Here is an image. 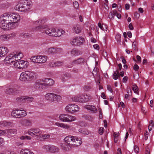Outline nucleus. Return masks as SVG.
<instances>
[{"mask_svg": "<svg viewBox=\"0 0 154 154\" xmlns=\"http://www.w3.org/2000/svg\"><path fill=\"white\" fill-rule=\"evenodd\" d=\"M20 19V16L17 13H5L0 17V28L6 29L14 28L15 24L19 21Z\"/></svg>", "mask_w": 154, "mask_h": 154, "instance_id": "obj_1", "label": "nucleus"}, {"mask_svg": "<svg viewBox=\"0 0 154 154\" xmlns=\"http://www.w3.org/2000/svg\"><path fill=\"white\" fill-rule=\"evenodd\" d=\"M37 78V75L35 72L26 71L21 73L20 79L23 82L30 81L35 79Z\"/></svg>", "mask_w": 154, "mask_h": 154, "instance_id": "obj_2", "label": "nucleus"}, {"mask_svg": "<svg viewBox=\"0 0 154 154\" xmlns=\"http://www.w3.org/2000/svg\"><path fill=\"white\" fill-rule=\"evenodd\" d=\"M45 33L50 36H60L65 33L64 30L61 29H58L53 28L48 29L45 31Z\"/></svg>", "mask_w": 154, "mask_h": 154, "instance_id": "obj_3", "label": "nucleus"}, {"mask_svg": "<svg viewBox=\"0 0 154 154\" xmlns=\"http://www.w3.org/2000/svg\"><path fill=\"white\" fill-rule=\"evenodd\" d=\"M45 99L49 103L54 101H58L61 99V97L53 93H47L45 95Z\"/></svg>", "mask_w": 154, "mask_h": 154, "instance_id": "obj_4", "label": "nucleus"}, {"mask_svg": "<svg viewBox=\"0 0 154 154\" xmlns=\"http://www.w3.org/2000/svg\"><path fill=\"white\" fill-rule=\"evenodd\" d=\"M59 118L61 121L63 122H70L76 120L75 116L66 113L60 114Z\"/></svg>", "mask_w": 154, "mask_h": 154, "instance_id": "obj_5", "label": "nucleus"}, {"mask_svg": "<svg viewBox=\"0 0 154 154\" xmlns=\"http://www.w3.org/2000/svg\"><path fill=\"white\" fill-rule=\"evenodd\" d=\"M79 107L76 104L70 103L67 105L65 109V111L68 113L73 114L78 112Z\"/></svg>", "mask_w": 154, "mask_h": 154, "instance_id": "obj_6", "label": "nucleus"}, {"mask_svg": "<svg viewBox=\"0 0 154 154\" xmlns=\"http://www.w3.org/2000/svg\"><path fill=\"white\" fill-rule=\"evenodd\" d=\"M85 41L84 38L81 36L74 37L70 41V44L74 46L82 45Z\"/></svg>", "mask_w": 154, "mask_h": 154, "instance_id": "obj_7", "label": "nucleus"}, {"mask_svg": "<svg viewBox=\"0 0 154 154\" xmlns=\"http://www.w3.org/2000/svg\"><path fill=\"white\" fill-rule=\"evenodd\" d=\"M43 148L46 151L51 153H57L60 151V149L58 147L52 145H44Z\"/></svg>", "mask_w": 154, "mask_h": 154, "instance_id": "obj_8", "label": "nucleus"}, {"mask_svg": "<svg viewBox=\"0 0 154 154\" xmlns=\"http://www.w3.org/2000/svg\"><path fill=\"white\" fill-rule=\"evenodd\" d=\"M70 148L76 147L80 146L82 143L81 138L76 136L71 135Z\"/></svg>", "mask_w": 154, "mask_h": 154, "instance_id": "obj_9", "label": "nucleus"}, {"mask_svg": "<svg viewBox=\"0 0 154 154\" xmlns=\"http://www.w3.org/2000/svg\"><path fill=\"white\" fill-rule=\"evenodd\" d=\"M18 88L19 87L17 85L11 84L7 85L5 91L6 94L11 95L16 91Z\"/></svg>", "mask_w": 154, "mask_h": 154, "instance_id": "obj_10", "label": "nucleus"}, {"mask_svg": "<svg viewBox=\"0 0 154 154\" xmlns=\"http://www.w3.org/2000/svg\"><path fill=\"white\" fill-rule=\"evenodd\" d=\"M86 63V60L85 58L80 57L77 59L73 60L71 65L69 66L68 67H72L74 65H84Z\"/></svg>", "mask_w": 154, "mask_h": 154, "instance_id": "obj_11", "label": "nucleus"}, {"mask_svg": "<svg viewBox=\"0 0 154 154\" xmlns=\"http://www.w3.org/2000/svg\"><path fill=\"white\" fill-rule=\"evenodd\" d=\"M42 131L39 129H30L28 130L27 134L31 136H36L41 134Z\"/></svg>", "mask_w": 154, "mask_h": 154, "instance_id": "obj_12", "label": "nucleus"}, {"mask_svg": "<svg viewBox=\"0 0 154 154\" xmlns=\"http://www.w3.org/2000/svg\"><path fill=\"white\" fill-rule=\"evenodd\" d=\"M16 101L18 103H24L25 102L30 103L33 100V98L32 97L27 96L19 97L17 98Z\"/></svg>", "mask_w": 154, "mask_h": 154, "instance_id": "obj_13", "label": "nucleus"}, {"mask_svg": "<svg viewBox=\"0 0 154 154\" xmlns=\"http://www.w3.org/2000/svg\"><path fill=\"white\" fill-rule=\"evenodd\" d=\"M44 86H51L54 84V81L51 78H45L42 79Z\"/></svg>", "mask_w": 154, "mask_h": 154, "instance_id": "obj_14", "label": "nucleus"}, {"mask_svg": "<svg viewBox=\"0 0 154 154\" xmlns=\"http://www.w3.org/2000/svg\"><path fill=\"white\" fill-rule=\"evenodd\" d=\"M16 60L14 54L12 53L8 55L4 60V61L8 64H10Z\"/></svg>", "mask_w": 154, "mask_h": 154, "instance_id": "obj_15", "label": "nucleus"}, {"mask_svg": "<svg viewBox=\"0 0 154 154\" xmlns=\"http://www.w3.org/2000/svg\"><path fill=\"white\" fill-rule=\"evenodd\" d=\"M61 51L60 48H55L53 47L48 48L46 52L48 54H54L59 53Z\"/></svg>", "mask_w": 154, "mask_h": 154, "instance_id": "obj_16", "label": "nucleus"}, {"mask_svg": "<svg viewBox=\"0 0 154 154\" xmlns=\"http://www.w3.org/2000/svg\"><path fill=\"white\" fill-rule=\"evenodd\" d=\"M84 108L93 113H96L97 112V108L93 105H86L84 106Z\"/></svg>", "mask_w": 154, "mask_h": 154, "instance_id": "obj_17", "label": "nucleus"}, {"mask_svg": "<svg viewBox=\"0 0 154 154\" xmlns=\"http://www.w3.org/2000/svg\"><path fill=\"white\" fill-rule=\"evenodd\" d=\"M55 125L58 127L67 130L70 129L71 127V126L69 124L58 122H56Z\"/></svg>", "mask_w": 154, "mask_h": 154, "instance_id": "obj_18", "label": "nucleus"}, {"mask_svg": "<svg viewBox=\"0 0 154 154\" xmlns=\"http://www.w3.org/2000/svg\"><path fill=\"white\" fill-rule=\"evenodd\" d=\"M9 52L8 49L4 46L0 47V57H4Z\"/></svg>", "mask_w": 154, "mask_h": 154, "instance_id": "obj_19", "label": "nucleus"}, {"mask_svg": "<svg viewBox=\"0 0 154 154\" xmlns=\"http://www.w3.org/2000/svg\"><path fill=\"white\" fill-rule=\"evenodd\" d=\"M47 20V19L46 17H42L39 18L37 20L34 21L33 23L34 25H36L42 24L46 23Z\"/></svg>", "mask_w": 154, "mask_h": 154, "instance_id": "obj_20", "label": "nucleus"}, {"mask_svg": "<svg viewBox=\"0 0 154 154\" xmlns=\"http://www.w3.org/2000/svg\"><path fill=\"white\" fill-rule=\"evenodd\" d=\"M27 11L32 6V3L30 0H25L22 2Z\"/></svg>", "mask_w": 154, "mask_h": 154, "instance_id": "obj_21", "label": "nucleus"}, {"mask_svg": "<svg viewBox=\"0 0 154 154\" xmlns=\"http://www.w3.org/2000/svg\"><path fill=\"white\" fill-rule=\"evenodd\" d=\"M34 86L37 89L41 90L44 87L42 80H37L34 84Z\"/></svg>", "mask_w": 154, "mask_h": 154, "instance_id": "obj_22", "label": "nucleus"}, {"mask_svg": "<svg viewBox=\"0 0 154 154\" xmlns=\"http://www.w3.org/2000/svg\"><path fill=\"white\" fill-rule=\"evenodd\" d=\"M70 54L76 57L81 55L82 53L81 51L74 48L70 51Z\"/></svg>", "mask_w": 154, "mask_h": 154, "instance_id": "obj_23", "label": "nucleus"}, {"mask_svg": "<svg viewBox=\"0 0 154 154\" xmlns=\"http://www.w3.org/2000/svg\"><path fill=\"white\" fill-rule=\"evenodd\" d=\"M15 8L16 10L21 12H25L27 11V10L22 3L17 4L16 5L15 7Z\"/></svg>", "mask_w": 154, "mask_h": 154, "instance_id": "obj_24", "label": "nucleus"}, {"mask_svg": "<svg viewBox=\"0 0 154 154\" xmlns=\"http://www.w3.org/2000/svg\"><path fill=\"white\" fill-rule=\"evenodd\" d=\"M12 53L13 54H14L15 58L16 61L20 60L23 57V54L21 52L15 51Z\"/></svg>", "mask_w": 154, "mask_h": 154, "instance_id": "obj_25", "label": "nucleus"}, {"mask_svg": "<svg viewBox=\"0 0 154 154\" xmlns=\"http://www.w3.org/2000/svg\"><path fill=\"white\" fill-rule=\"evenodd\" d=\"M47 58L48 57L46 56H38V63H42L46 62Z\"/></svg>", "mask_w": 154, "mask_h": 154, "instance_id": "obj_26", "label": "nucleus"}, {"mask_svg": "<svg viewBox=\"0 0 154 154\" xmlns=\"http://www.w3.org/2000/svg\"><path fill=\"white\" fill-rule=\"evenodd\" d=\"M70 77V75L69 73H65L61 75L60 79L62 81L65 82Z\"/></svg>", "mask_w": 154, "mask_h": 154, "instance_id": "obj_27", "label": "nucleus"}, {"mask_svg": "<svg viewBox=\"0 0 154 154\" xmlns=\"http://www.w3.org/2000/svg\"><path fill=\"white\" fill-rule=\"evenodd\" d=\"M72 29L77 34L80 33L82 30L81 27L80 25L79 24L74 25Z\"/></svg>", "mask_w": 154, "mask_h": 154, "instance_id": "obj_28", "label": "nucleus"}, {"mask_svg": "<svg viewBox=\"0 0 154 154\" xmlns=\"http://www.w3.org/2000/svg\"><path fill=\"white\" fill-rule=\"evenodd\" d=\"M20 154H34L33 152L30 149L23 148L21 149L20 152Z\"/></svg>", "mask_w": 154, "mask_h": 154, "instance_id": "obj_29", "label": "nucleus"}, {"mask_svg": "<svg viewBox=\"0 0 154 154\" xmlns=\"http://www.w3.org/2000/svg\"><path fill=\"white\" fill-rule=\"evenodd\" d=\"M81 96V94L73 96L71 98L72 100L74 102L80 103Z\"/></svg>", "mask_w": 154, "mask_h": 154, "instance_id": "obj_30", "label": "nucleus"}, {"mask_svg": "<svg viewBox=\"0 0 154 154\" xmlns=\"http://www.w3.org/2000/svg\"><path fill=\"white\" fill-rule=\"evenodd\" d=\"M47 25H40L36 26L35 29V30L40 32H42L43 29H45L48 27Z\"/></svg>", "mask_w": 154, "mask_h": 154, "instance_id": "obj_31", "label": "nucleus"}, {"mask_svg": "<svg viewBox=\"0 0 154 154\" xmlns=\"http://www.w3.org/2000/svg\"><path fill=\"white\" fill-rule=\"evenodd\" d=\"M18 118H23L26 116L27 114V112L24 110H19V112Z\"/></svg>", "mask_w": 154, "mask_h": 154, "instance_id": "obj_32", "label": "nucleus"}, {"mask_svg": "<svg viewBox=\"0 0 154 154\" xmlns=\"http://www.w3.org/2000/svg\"><path fill=\"white\" fill-rule=\"evenodd\" d=\"M19 109L13 110L11 112L12 116L15 118H18Z\"/></svg>", "mask_w": 154, "mask_h": 154, "instance_id": "obj_33", "label": "nucleus"}, {"mask_svg": "<svg viewBox=\"0 0 154 154\" xmlns=\"http://www.w3.org/2000/svg\"><path fill=\"white\" fill-rule=\"evenodd\" d=\"M72 139V138H71V135H69L66 137L64 139L65 142L68 144V146L70 147L71 139Z\"/></svg>", "mask_w": 154, "mask_h": 154, "instance_id": "obj_34", "label": "nucleus"}, {"mask_svg": "<svg viewBox=\"0 0 154 154\" xmlns=\"http://www.w3.org/2000/svg\"><path fill=\"white\" fill-rule=\"evenodd\" d=\"M83 97H84V101L85 102L91 100L92 97L91 95L89 94H86V95H83Z\"/></svg>", "mask_w": 154, "mask_h": 154, "instance_id": "obj_35", "label": "nucleus"}, {"mask_svg": "<svg viewBox=\"0 0 154 154\" xmlns=\"http://www.w3.org/2000/svg\"><path fill=\"white\" fill-rule=\"evenodd\" d=\"M11 122H7L6 121L0 122V126H7L11 125Z\"/></svg>", "mask_w": 154, "mask_h": 154, "instance_id": "obj_36", "label": "nucleus"}, {"mask_svg": "<svg viewBox=\"0 0 154 154\" xmlns=\"http://www.w3.org/2000/svg\"><path fill=\"white\" fill-rule=\"evenodd\" d=\"M21 60L17 61L16 62H15L14 64V66L15 68H17L19 69H21V66L22 65H21Z\"/></svg>", "mask_w": 154, "mask_h": 154, "instance_id": "obj_37", "label": "nucleus"}, {"mask_svg": "<svg viewBox=\"0 0 154 154\" xmlns=\"http://www.w3.org/2000/svg\"><path fill=\"white\" fill-rule=\"evenodd\" d=\"M21 65H22L21 66V69L26 68L29 65V63L27 61L21 60Z\"/></svg>", "mask_w": 154, "mask_h": 154, "instance_id": "obj_38", "label": "nucleus"}, {"mask_svg": "<svg viewBox=\"0 0 154 154\" xmlns=\"http://www.w3.org/2000/svg\"><path fill=\"white\" fill-rule=\"evenodd\" d=\"M17 130L16 129H9L5 130V133L8 134H14L16 132Z\"/></svg>", "mask_w": 154, "mask_h": 154, "instance_id": "obj_39", "label": "nucleus"}, {"mask_svg": "<svg viewBox=\"0 0 154 154\" xmlns=\"http://www.w3.org/2000/svg\"><path fill=\"white\" fill-rule=\"evenodd\" d=\"M16 35V33L15 32H13L9 34H7L8 40L13 39Z\"/></svg>", "mask_w": 154, "mask_h": 154, "instance_id": "obj_40", "label": "nucleus"}, {"mask_svg": "<svg viewBox=\"0 0 154 154\" xmlns=\"http://www.w3.org/2000/svg\"><path fill=\"white\" fill-rule=\"evenodd\" d=\"M68 144H62L61 145V147L62 148V149L65 150L66 151H69L70 149V148L68 147Z\"/></svg>", "mask_w": 154, "mask_h": 154, "instance_id": "obj_41", "label": "nucleus"}, {"mask_svg": "<svg viewBox=\"0 0 154 154\" xmlns=\"http://www.w3.org/2000/svg\"><path fill=\"white\" fill-rule=\"evenodd\" d=\"M38 56H34L31 57V61L33 63H38Z\"/></svg>", "mask_w": 154, "mask_h": 154, "instance_id": "obj_42", "label": "nucleus"}, {"mask_svg": "<svg viewBox=\"0 0 154 154\" xmlns=\"http://www.w3.org/2000/svg\"><path fill=\"white\" fill-rule=\"evenodd\" d=\"M23 122L24 124L23 125H24L26 126H30L32 124L31 121L29 120L25 119L23 120Z\"/></svg>", "mask_w": 154, "mask_h": 154, "instance_id": "obj_43", "label": "nucleus"}, {"mask_svg": "<svg viewBox=\"0 0 154 154\" xmlns=\"http://www.w3.org/2000/svg\"><path fill=\"white\" fill-rule=\"evenodd\" d=\"M79 132L83 134H89V132L87 130L84 128H80L79 130Z\"/></svg>", "mask_w": 154, "mask_h": 154, "instance_id": "obj_44", "label": "nucleus"}, {"mask_svg": "<svg viewBox=\"0 0 154 154\" xmlns=\"http://www.w3.org/2000/svg\"><path fill=\"white\" fill-rule=\"evenodd\" d=\"M0 39L4 41H8L7 34H4L1 35L0 36Z\"/></svg>", "mask_w": 154, "mask_h": 154, "instance_id": "obj_45", "label": "nucleus"}, {"mask_svg": "<svg viewBox=\"0 0 154 154\" xmlns=\"http://www.w3.org/2000/svg\"><path fill=\"white\" fill-rule=\"evenodd\" d=\"M119 71L118 70H116L115 72L113 75V78L115 80H117L118 79V76H119Z\"/></svg>", "mask_w": 154, "mask_h": 154, "instance_id": "obj_46", "label": "nucleus"}, {"mask_svg": "<svg viewBox=\"0 0 154 154\" xmlns=\"http://www.w3.org/2000/svg\"><path fill=\"white\" fill-rule=\"evenodd\" d=\"M20 36L22 37L26 38L28 37H30L31 35L28 33L23 32L20 34Z\"/></svg>", "mask_w": 154, "mask_h": 154, "instance_id": "obj_47", "label": "nucleus"}, {"mask_svg": "<svg viewBox=\"0 0 154 154\" xmlns=\"http://www.w3.org/2000/svg\"><path fill=\"white\" fill-rule=\"evenodd\" d=\"M154 125V123L152 120H151L149 122V124L148 126V129L149 131H151L152 128L153 127Z\"/></svg>", "mask_w": 154, "mask_h": 154, "instance_id": "obj_48", "label": "nucleus"}, {"mask_svg": "<svg viewBox=\"0 0 154 154\" xmlns=\"http://www.w3.org/2000/svg\"><path fill=\"white\" fill-rule=\"evenodd\" d=\"M20 139L21 140L27 139L30 140L32 138L30 136L27 135H25L21 136L20 137Z\"/></svg>", "mask_w": 154, "mask_h": 154, "instance_id": "obj_49", "label": "nucleus"}, {"mask_svg": "<svg viewBox=\"0 0 154 154\" xmlns=\"http://www.w3.org/2000/svg\"><path fill=\"white\" fill-rule=\"evenodd\" d=\"M132 90L135 93H137V91L138 90V87L135 85L134 84L132 87Z\"/></svg>", "mask_w": 154, "mask_h": 154, "instance_id": "obj_50", "label": "nucleus"}, {"mask_svg": "<svg viewBox=\"0 0 154 154\" xmlns=\"http://www.w3.org/2000/svg\"><path fill=\"white\" fill-rule=\"evenodd\" d=\"M48 65L50 67H56L55 62H51L49 63Z\"/></svg>", "mask_w": 154, "mask_h": 154, "instance_id": "obj_51", "label": "nucleus"}, {"mask_svg": "<svg viewBox=\"0 0 154 154\" xmlns=\"http://www.w3.org/2000/svg\"><path fill=\"white\" fill-rule=\"evenodd\" d=\"M56 67L60 66H62L63 63L62 62L60 61H57L55 62Z\"/></svg>", "mask_w": 154, "mask_h": 154, "instance_id": "obj_52", "label": "nucleus"}, {"mask_svg": "<svg viewBox=\"0 0 154 154\" xmlns=\"http://www.w3.org/2000/svg\"><path fill=\"white\" fill-rule=\"evenodd\" d=\"M115 38L116 39L117 42H121V35L120 34H117Z\"/></svg>", "mask_w": 154, "mask_h": 154, "instance_id": "obj_53", "label": "nucleus"}, {"mask_svg": "<svg viewBox=\"0 0 154 154\" xmlns=\"http://www.w3.org/2000/svg\"><path fill=\"white\" fill-rule=\"evenodd\" d=\"M134 152L136 153H137L139 151V149L138 146L137 145H135L134 146Z\"/></svg>", "mask_w": 154, "mask_h": 154, "instance_id": "obj_54", "label": "nucleus"}, {"mask_svg": "<svg viewBox=\"0 0 154 154\" xmlns=\"http://www.w3.org/2000/svg\"><path fill=\"white\" fill-rule=\"evenodd\" d=\"M104 129L103 127H100L99 129V133L101 135L103 134L104 132Z\"/></svg>", "mask_w": 154, "mask_h": 154, "instance_id": "obj_55", "label": "nucleus"}, {"mask_svg": "<svg viewBox=\"0 0 154 154\" xmlns=\"http://www.w3.org/2000/svg\"><path fill=\"white\" fill-rule=\"evenodd\" d=\"M43 139H48L50 137V135L48 134H44L42 136Z\"/></svg>", "mask_w": 154, "mask_h": 154, "instance_id": "obj_56", "label": "nucleus"}, {"mask_svg": "<svg viewBox=\"0 0 154 154\" xmlns=\"http://www.w3.org/2000/svg\"><path fill=\"white\" fill-rule=\"evenodd\" d=\"M73 6L75 8H78L79 7V4L78 2L76 1L74 2H73Z\"/></svg>", "mask_w": 154, "mask_h": 154, "instance_id": "obj_57", "label": "nucleus"}, {"mask_svg": "<svg viewBox=\"0 0 154 154\" xmlns=\"http://www.w3.org/2000/svg\"><path fill=\"white\" fill-rule=\"evenodd\" d=\"M84 88L85 91H88L91 89V87L89 86L85 85L84 87Z\"/></svg>", "mask_w": 154, "mask_h": 154, "instance_id": "obj_58", "label": "nucleus"}, {"mask_svg": "<svg viewBox=\"0 0 154 154\" xmlns=\"http://www.w3.org/2000/svg\"><path fill=\"white\" fill-rule=\"evenodd\" d=\"M127 92L128 94H131V91L130 88H128V87L127 88Z\"/></svg>", "mask_w": 154, "mask_h": 154, "instance_id": "obj_59", "label": "nucleus"}, {"mask_svg": "<svg viewBox=\"0 0 154 154\" xmlns=\"http://www.w3.org/2000/svg\"><path fill=\"white\" fill-rule=\"evenodd\" d=\"M139 68V66L136 64H135L133 67L135 71H137L138 70Z\"/></svg>", "mask_w": 154, "mask_h": 154, "instance_id": "obj_60", "label": "nucleus"}, {"mask_svg": "<svg viewBox=\"0 0 154 154\" xmlns=\"http://www.w3.org/2000/svg\"><path fill=\"white\" fill-rule=\"evenodd\" d=\"M112 11L110 12L109 15V17L111 19H113L114 17Z\"/></svg>", "mask_w": 154, "mask_h": 154, "instance_id": "obj_61", "label": "nucleus"}, {"mask_svg": "<svg viewBox=\"0 0 154 154\" xmlns=\"http://www.w3.org/2000/svg\"><path fill=\"white\" fill-rule=\"evenodd\" d=\"M108 90L110 91L112 93L113 90L111 86L110 85H108L107 86Z\"/></svg>", "mask_w": 154, "mask_h": 154, "instance_id": "obj_62", "label": "nucleus"}, {"mask_svg": "<svg viewBox=\"0 0 154 154\" xmlns=\"http://www.w3.org/2000/svg\"><path fill=\"white\" fill-rule=\"evenodd\" d=\"M4 139L0 137V145H3L4 143Z\"/></svg>", "mask_w": 154, "mask_h": 154, "instance_id": "obj_63", "label": "nucleus"}, {"mask_svg": "<svg viewBox=\"0 0 154 154\" xmlns=\"http://www.w3.org/2000/svg\"><path fill=\"white\" fill-rule=\"evenodd\" d=\"M128 78L127 76H125L123 79V82L125 83L127 82L128 80Z\"/></svg>", "mask_w": 154, "mask_h": 154, "instance_id": "obj_64", "label": "nucleus"}]
</instances>
